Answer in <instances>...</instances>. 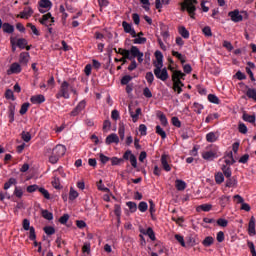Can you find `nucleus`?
Wrapping results in <instances>:
<instances>
[{
  "label": "nucleus",
  "instance_id": "nucleus-18",
  "mask_svg": "<svg viewBox=\"0 0 256 256\" xmlns=\"http://www.w3.org/2000/svg\"><path fill=\"white\" fill-rule=\"evenodd\" d=\"M255 223H256L255 216H252L248 224V235H250V237H254V235L256 234Z\"/></svg>",
  "mask_w": 256,
  "mask_h": 256
},
{
  "label": "nucleus",
  "instance_id": "nucleus-41",
  "mask_svg": "<svg viewBox=\"0 0 256 256\" xmlns=\"http://www.w3.org/2000/svg\"><path fill=\"white\" fill-rule=\"evenodd\" d=\"M215 181L217 185H221L225 181V176L223 175V172H218L215 174Z\"/></svg>",
  "mask_w": 256,
  "mask_h": 256
},
{
  "label": "nucleus",
  "instance_id": "nucleus-25",
  "mask_svg": "<svg viewBox=\"0 0 256 256\" xmlns=\"http://www.w3.org/2000/svg\"><path fill=\"white\" fill-rule=\"evenodd\" d=\"M2 29L4 33H8L9 35L15 32V26L7 22L3 23Z\"/></svg>",
  "mask_w": 256,
  "mask_h": 256
},
{
  "label": "nucleus",
  "instance_id": "nucleus-21",
  "mask_svg": "<svg viewBox=\"0 0 256 256\" xmlns=\"http://www.w3.org/2000/svg\"><path fill=\"white\" fill-rule=\"evenodd\" d=\"M224 162L226 163V165L231 166V165H235V158L233 157V152H227L224 155Z\"/></svg>",
  "mask_w": 256,
  "mask_h": 256
},
{
  "label": "nucleus",
  "instance_id": "nucleus-49",
  "mask_svg": "<svg viewBox=\"0 0 256 256\" xmlns=\"http://www.w3.org/2000/svg\"><path fill=\"white\" fill-rule=\"evenodd\" d=\"M238 131L239 133H242V135H247V131H248L247 125H245V123L243 122H240L238 124Z\"/></svg>",
  "mask_w": 256,
  "mask_h": 256
},
{
  "label": "nucleus",
  "instance_id": "nucleus-1",
  "mask_svg": "<svg viewBox=\"0 0 256 256\" xmlns=\"http://www.w3.org/2000/svg\"><path fill=\"white\" fill-rule=\"evenodd\" d=\"M156 61L153 62L154 65V75L156 79H160V81H167L169 79V72H167V68H163V53L161 51L155 52Z\"/></svg>",
  "mask_w": 256,
  "mask_h": 256
},
{
  "label": "nucleus",
  "instance_id": "nucleus-7",
  "mask_svg": "<svg viewBox=\"0 0 256 256\" xmlns=\"http://www.w3.org/2000/svg\"><path fill=\"white\" fill-rule=\"evenodd\" d=\"M52 7H53V2H51V0H40L38 2L39 13H42V14L48 13V11H51Z\"/></svg>",
  "mask_w": 256,
  "mask_h": 256
},
{
  "label": "nucleus",
  "instance_id": "nucleus-48",
  "mask_svg": "<svg viewBox=\"0 0 256 256\" xmlns=\"http://www.w3.org/2000/svg\"><path fill=\"white\" fill-rule=\"evenodd\" d=\"M156 133L157 135H160L162 139H167V133L159 125L156 126Z\"/></svg>",
  "mask_w": 256,
  "mask_h": 256
},
{
  "label": "nucleus",
  "instance_id": "nucleus-50",
  "mask_svg": "<svg viewBox=\"0 0 256 256\" xmlns=\"http://www.w3.org/2000/svg\"><path fill=\"white\" fill-rule=\"evenodd\" d=\"M39 193L43 195L44 199H51V194H49V191L43 187L38 188Z\"/></svg>",
  "mask_w": 256,
  "mask_h": 256
},
{
  "label": "nucleus",
  "instance_id": "nucleus-52",
  "mask_svg": "<svg viewBox=\"0 0 256 256\" xmlns=\"http://www.w3.org/2000/svg\"><path fill=\"white\" fill-rule=\"evenodd\" d=\"M126 205L129 208L130 213H135L137 211V203L129 201Z\"/></svg>",
  "mask_w": 256,
  "mask_h": 256
},
{
  "label": "nucleus",
  "instance_id": "nucleus-43",
  "mask_svg": "<svg viewBox=\"0 0 256 256\" xmlns=\"http://www.w3.org/2000/svg\"><path fill=\"white\" fill-rule=\"evenodd\" d=\"M77 197H79V192H77L73 187H71L69 192V200L75 201Z\"/></svg>",
  "mask_w": 256,
  "mask_h": 256
},
{
  "label": "nucleus",
  "instance_id": "nucleus-22",
  "mask_svg": "<svg viewBox=\"0 0 256 256\" xmlns=\"http://www.w3.org/2000/svg\"><path fill=\"white\" fill-rule=\"evenodd\" d=\"M206 141L208 143H215L216 141H219V133L209 132L208 134H206Z\"/></svg>",
  "mask_w": 256,
  "mask_h": 256
},
{
  "label": "nucleus",
  "instance_id": "nucleus-4",
  "mask_svg": "<svg viewBox=\"0 0 256 256\" xmlns=\"http://www.w3.org/2000/svg\"><path fill=\"white\" fill-rule=\"evenodd\" d=\"M13 185H17V179L16 178H9V180L7 182L4 183V191H6L5 193L3 191L0 192V203L1 201H5V199H11V194L7 191H9V189H11V187H13Z\"/></svg>",
  "mask_w": 256,
  "mask_h": 256
},
{
  "label": "nucleus",
  "instance_id": "nucleus-3",
  "mask_svg": "<svg viewBox=\"0 0 256 256\" xmlns=\"http://www.w3.org/2000/svg\"><path fill=\"white\" fill-rule=\"evenodd\" d=\"M197 0H183L182 3H180L181 5V11H187V13L189 14V16L192 19H195V15H196V11H197Z\"/></svg>",
  "mask_w": 256,
  "mask_h": 256
},
{
  "label": "nucleus",
  "instance_id": "nucleus-26",
  "mask_svg": "<svg viewBox=\"0 0 256 256\" xmlns=\"http://www.w3.org/2000/svg\"><path fill=\"white\" fill-rule=\"evenodd\" d=\"M248 67H246V73L249 75L251 81H255V76L253 75V71L251 69H255V63L248 62Z\"/></svg>",
  "mask_w": 256,
  "mask_h": 256
},
{
  "label": "nucleus",
  "instance_id": "nucleus-38",
  "mask_svg": "<svg viewBox=\"0 0 256 256\" xmlns=\"http://www.w3.org/2000/svg\"><path fill=\"white\" fill-rule=\"evenodd\" d=\"M157 117L159 118V121L163 127H167V125H169V122L167 121V116H165L163 112L157 114Z\"/></svg>",
  "mask_w": 256,
  "mask_h": 256
},
{
  "label": "nucleus",
  "instance_id": "nucleus-23",
  "mask_svg": "<svg viewBox=\"0 0 256 256\" xmlns=\"http://www.w3.org/2000/svg\"><path fill=\"white\" fill-rule=\"evenodd\" d=\"M183 87H185L183 82H173L172 89L177 93V95H181V93H183Z\"/></svg>",
  "mask_w": 256,
  "mask_h": 256
},
{
  "label": "nucleus",
  "instance_id": "nucleus-29",
  "mask_svg": "<svg viewBox=\"0 0 256 256\" xmlns=\"http://www.w3.org/2000/svg\"><path fill=\"white\" fill-rule=\"evenodd\" d=\"M221 170L222 174L224 175V177H226V179L233 175V172L231 171V166H227V164L222 165Z\"/></svg>",
  "mask_w": 256,
  "mask_h": 256
},
{
  "label": "nucleus",
  "instance_id": "nucleus-28",
  "mask_svg": "<svg viewBox=\"0 0 256 256\" xmlns=\"http://www.w3.org/2000/svg\"><path fill=\"white\" fill-rule=\"evenodd\" d=\"M175 187L177 191H185V189H187V183L183 180L177 179L175 181Z\"/></svg>",
  "mask_w": 256,
  "mask_h": 256
},
{
  "label": "nucleus",
  "instance_id": "nucleus-56",
  "mask_svg": "<svg viewBox=\"0 0 256 256\" xmlns=\"http://www.w3.org/2000/svg\"><path fill=\"white\" fill-rule=\"evenodd\" d=\"M138 209L141 213H145V211H147V209H149V205L147 204V202L142 201L139 203Z\"/></svg>",
  "mask_w": 256,
  "mask_h": 256
},
{
  "label": "nucleus",
  "instance_id": "nucleus-27",
  "mask_svg": "<svg viewBox=\"0 0 256 256\" xmlns=\"http://www.w3.org/2000/svg\"><path fill=\"white\" fill-rule=\"evenodd\" d=\"M29 57V52L20 53L19 63H21V65H27V63H29Z\"/></svg>",
  "mask_w": 256,
  "mask_h": 256
},
{
  "label": "nucleus",
  "instance_id": "nucleus-9",
  "mask_svg": "<svg viewBox=\"0 0 256 256\" xmlns=\"http://www.w3.org/2000/svg\"><path fill=\"white\" fill-rule=\"evenodd\" d=\"M87 107V101L82 100L80 101L76 107L70 112V117H77L80 113L85 111V108Z\"/></svg>",
  "mask_w": 256,
  "mask_h": 256
},
{
  "label": "nucleus",
  "instance_id": "nucleus-40",
  "mask_svg": "<svg viewBox=\"0 0 256 256\" xmlns=\"http://www.w3.org/2000/svg\"><path fill=\"white\" fill-rule=\"evenodd\" d=\"M213 209V205L211 204H202L197 208V211H204L205 213H209Z\"/></svg>",
  "mask_w": 256,
  "mask_h": 256
},
{
  "label": "nucleus",
  "instance_id": "nucleus-33",
  "mask_svg": "<svg viewBox=\"0 0 256 256\" xmlns=\"http://www.w3.org/2000/svg\"><path fill=\"white\" fill-rule=\"evenodd\" d=\"M213 243H215V238H213L212 236H207L202 241L203 247H211V245H213Z\"/></svg>",
  "mask_w": 256,
  "mask_h": 256
},
{
  "label": "nucleus",
  "instance_id": "nucleus-30",
  "mask_svg": "<svg viewBox=\"0 0 256 256\" xmlns=\"http://www.w3.org/2000/svg\"><path fill=\"white\" fill-rule=\"evenodd\" d=\"M115 53H118L119 55H122V57H127L128 59L130 58L131 55V49H123V48H115L114 49Z\"/></svg>",
  "mask_w": 256,
  "mask_h": 256
},
{
  "label": "nucleus",
  "instance_id": "nucleus-63",
  "mask_svg": "<svg viewBox=\"0 0 256 256\" xmlns=\"http://www.w3.org/2000/svg\"><path fill=\"white\" fill-rule=\"evenodd\" d=\"M29 102H26L24 104H22L21 108H20V115H25V113H27V111H29Z\"/></svg>",
  "mask_w": 256,
  "mask_h": 256
},
{
  "label": "nucleus",
  "instance_id": "nucleus-6",
  "mask_svg": "<svg viewBox=\"0 0 256 256\" xmlns=\"http://www.w3.org/2000/svg\"><path fill=\"white\" fill-rule=\"evenodd\" d=\"M69 97V82L63 81L58 93H56V99H69Z\"/></svg>",
  "mask_w": 256,
  "mask_h": 256
},
{
  "label": "nucleus",
  "instance_id": "nucleus-12",
  "mask_svg": "<svg viewBox=\"0 0 256 256\" xmlns=\"http://www.w3.org/2000/svg\"><path fill=\"white\" fill-rule=\"evenodd\" d=\"M228 17L231 18V21L234 23H240V21H243V15L239 13V10L229 12Z\"/></svg>",
  "mask_w": 256,
  "mask_h": 256
},
{
  "label": "nucleus",
  "instance_id": "nucleus-42",
  "mask_svg": "<svg viewBox=\"0 0 256 256\" xmlns=\"http://www.w3.org/2000/svg\"><path fill=\"white\" fill-rule=\"evenodd\" d=\"M172 55H173V57H176L177 59H179L180 62L182 63V65L185 64V61H186L185 55H183L175 50L172 51Z\"/></svg>",
  "mask_w": 256,
  "mask_h": 256
},
{
  "label": "nucleus",
  "instance_id": "nucleus-5",
  "mask_svg": "<svg viewBox=\"0 0 256 256\" xmlns=\"http://www.w3.org/2000/svg\"><path fill=\"white\" fill-rule=\"evenodd\" d=\"M39 22L41 23V25H44V27H47L48 32L50 34L53 33L52 25L53 23H55V17H53V15H51L50 12L44 14L42 18L39 20Z\"/></svg>",
  "mask_w": 256,
  "mask_h": 256
},
{
  "label": "nucleus",
  "instance_id": "nucleus-2",
  "mask_svg": "<svg viewBox=\"0 0 256 256\" xmlns=\"http://www.w3.org/2000/svg\"><path fill=\"white\" fill-rule=\"evenodd\" d=\"M65 153H67V147L63 144H57L52 149V154L49 156V163L56 165V163H59V159L65 156Z\"/></svg>",
  "mask_w": 256,
  "mask_h": 256
},
{
  "label": "nucleus",
  "instance_id": "nucleus-31",
  "mask_svg": "<svg viewBox=\"0 0 256 256\" xmlns=\"http://www.w3.org/2000/svg\"><path fill=\"white\" fill-rule=\"evenodd\" d=\"M245 88L247 89L246 91V96L248 97V99H253V101H256V90L253 88H249V86H245Z\"/></svg>",
  "mask_w": 256,
  "mask_h": 256
},
{
  "label": "nucleus",
  "instance_id": "nucleus-62",
  "mask_svg": "<svg viewBox=\"0 0 256 256\" xmlns=\"http://www.w3.org/2000/svg\"><path fill=\"white\" fill-rule=\"evenodd\" d=\"M145 235H148L149 239H151V241H155V232L153 231V228L149 227L147 230H146V233Z\"/></svg>",
  "mask_w": 256,
  "mask_h": 256
},
{
  "label": "nucleus",
  "instance_id": "nucleus-47",
  "mask_svg": "<svg viewBox=\"0 0 256 256\" xmlns=\"http://www.w3.org/2000/svg\"><path fill=\"white\" fill-rule=\"evenodd\" d=\"M134 45H145L147 43V38L137 37L133 40Z\"/></svg>",
  "mask_w": 256,
  "mask_h": 256
},
{
  "label": "nucleus",
  "instance_id": "nucleus-55",
  "mask_svg": "<svg viewBox=\"0 0 256 256\" xmlns=\"http://www.w3.org/2000/svg\"><path fill=\"white\" fill-rule=\"evenodd\" d=\"M82 252L86 253L87 255L91 254V243L90 242H85L83 247H82Z\"/></svg>",
  "mask_w": 256,
  "mask_h": 256
},
{
  "label": "nucleus",
  "instance_id": "nucleus-11",
  "mask_svg": "<svg viewBox=\"0 0 256 256\" xmlns=\"http://www.w3.org/2000/svg\"><path fill=\"white\" fill-rule=\"evenodd\" d=\"M23 69L21 68V64L14 62L10 65V68L7 70V75H19Z\"/></svg>",
  "mask_w": 256,
  "mask_h": 256
},
{
  "label": "nucleus",
  "instance_id": "nucleus-44",
  "mask_svg": "<svg viewBox=\"0 0 256 256\" xmlns=\"http://www.w3.org/2000/svg\"><path fill=\"white\" fill-rule=\"evenodd\" d=\"M27 43V39L19 38L17 40V47H19V49H25L27 47Z\"/></svg>",
  "mask_w": 256,
  "mask_h": 256
},
{
  "label": "nucleus",
  "instance_id": "nucleus-37",
  "mask_svg": "<svg viewBox=\"0 0 256 256\" xmlns=\"http://www.w3.org/2000/svg\"><path fill=\"white\" fill-rule=\"evenodd\" d=\"M178 33L181 35V37H183V39H189V30H187L185 26H180L178 28Z\"/></svg>",
  "mask_w": 256,
  "mask_h": 256
},
{
  "label": "nucleus",
  "instance_id": "nucleus-32",
  "mask_svg": "<svg viewBox=\"0 0 256 256\" xmlns=\"http://www.w3.org/2000/svg\"><path fill=\"white\" fill-rule=\"evenodd\" d=\"M242 119H243V121H245L246 123H255V121H256V116H255V114H253V115H249V114H247V113H244L243 115H242Z\"/></svg>",
  "mask_w": 256,
  "mask_h": 256
},
{
  "label": "nucleus",
  "instance_id": "nucleus-45",
  "mask_svg": "<svg viewBox=\"0 0 256 256\" xmlns=\"http://www.w3.org/2000/svg\"><path fill=\"white\" fill-rule=\"evenodd\" d=\"M42 217L47 221H53V213L49 212V210H42Z\"/></svg>",
  "mask_w": 256,
  "mask_h": 256
},
{
  "label": "nucleus",
  "instance_id": "nucleus-20",
  "mask_svg": "<svg viewBox=\"0 0 256 256\" xmlns=\"http://www.w3.org/2000/svg\"><path fill=\"white\" fill-rule=\"evenodd\" d=\"M105 143L106 145H111L112 143H116L117 145L119 144V136H117L115 133H112L106 137Z\"/></svg>",
  "mask_w": 256,
  "mask_h": 256
},
{
  "label": "nucleus",
  "instance_id": "nucleus-57",
  "mask_svg": "<svg viewBox=\"0 0 256 256\" xmlns=\"http://www.w3.org/2000/svg\"><path fill=\"white\" fill-rule=\"evenodd\" d=\"M28 231H29V239H30V241H36L37 234L35 233V227L32 226Z\"/></svg>",
  "mask_w": 256,
  "mask_h": 256
},
{
  "label": "nucleus",
  "instance_id": "nucleus-51",
  "mask_svg": "<svg viewBox=\"0 0 256 256\" xmlns=\"http://www.w3.org/2000/svg\"><path fill=\"white\" fill-rule=\"evenodd\" d=\"M145 79L149 85H153V81H155V76L153 72H147L145 75Z\"/></svg>",
  "mask_w": 256,
  "mask_h": 256
},
{
  "label": "nucleus",
  "instance_id": "nucleus-14",
  "mask_svg": "<svg viewBox=\"0 0 256 256\" xmlns=\"http://www.w3.org/2000/svg\"><path fill=\"white\" fill-rule=\"evenodd\" d=\"M160 161L164 171L169 173V171H171V165H169V155L162 154Z\"/></svg>",
  "mask_w": 256,
  "mask_h": 256
},
{
  "label": "nucleus",
  "instance_id": "nucleus-8",
  "mask_svg": "<svg viewBox=\"0 0 256 256\" xmlns=\"http://www.w3.org/2000/svg\"><path fill=\"white\" fill-rule=\"evenodd\" d=\"M130 58L129 61H133V59H138V62L143 63V52H141V50L138 49L137 46H132L130 48Z\"/></svg>",
  "mask_w": 256,
  "mask_h": 256
},
{
  "label": "nucleus",
  "instance_id": "nucleus-15",
  "mask_svg": "<svg viewBox=\"0 0 256 256\" xmlns=\"http://www.w3.org/2000/svg\"><path fill=\"white\" fill-rule=\"evenodd\" d=\"M181 79H185V73H182L181 70H174L172 73V82L181 83Z\"/></svg>",
  "mask_w": 256,
  "mask_h": 256
},
{
  "label": "nucleus",
  "instance_id": "nucleus-46",
  "mask_svg": "<svg viewBox=\"0 0 256 256\" xmlns=\"http://www.w3.org/2000/svg\"><path fill=\"white\" fill-rule=\"evenodd\" d=\"M118 134L121 141H125V125L120 124L118 128Z\"/></svg>",
  "mask_w": 256,
  "mask_h": 256
},
{
  "label": "nucleus",
  "instance_id": "nucleus-60",
  "mask_svg": "<svg viewBox=\"0 0 256 256\" xmlns=\"http://www.w3.org/2000/svg\"><path fill=\"white\" fill-rule=\"evenodd\" d=\"M21 137L25 143H29L31 141V133L23 131L21 133Z\"/></svg>",
  "mask_w": 256,
  "mask_h": 256
},
{
  "label": "nucleus",
  "instance_id": "nucleus-58",
  "mask_svg": "<svg viewBox=\"0 0 256 256\" xmlns=\"http://www.w3.org/2000/svg\"><path fill=\"white\" fill-rule=\"evenodd\" d=\"M202 33H203V35H205V37H213V32L211 31V27H209V26H205L202 29Z\"/></svg>",
  "mask_w": 256,
  "mask_h": 256
},
{
  "label": "nucleus",
  "instance_id": "nucleus-64",
  "mask_svg": "<svg viewBox=\"0 0 256 256\" xmlns=\"http://www.w3.org/2000/svg\"><path fill=\"white\" fill-rule=\"evenodd\" d=\"M247 246L250 249V253L252 256H256L255 244L252 241L247 242Z\"/></svg>",
  "mask_w": 256,
  "mask_h": 256
},
{
  "label": "nucleus",
  "instance_id": "nucleus-36",
  "mask_svg": "<svg viewBox=\"0 0 256 256\" xmlns=\"http://www.w3.org/2000/svg\"><path fill=\"white\" fill-rule=\"evenodd\" d=\"M192 109L195 113H197V115H201V112L205 109V107L198 102H194Z\"/></svg>",
  "mask_w": 256,
  "mask_h": 256
},
{
  "label": "nucleus",
  "instance_id": "nucleus-35",
  "mask_svg": "<svg viewBox=\"0 0 256 256\" xmlns=\"http://www.w3.org/2000/svg\"><path fill=\"white\" fill-rule=\"evenodd\" d=\"M129 113L133 120V123H137V121L139 120V116L141 115V108H137L135 113L129 110Z\"/></svg>",
  "mask_w": 256,
  "mask_h": 256
},
{
  "label": "nucleus",
  "instance_id": "nucleus-13",
  "mask_svg": "<svg viewBox=\"0 0 256 256\" xmlns=\"http://www.w3.org/2000/svg\"><path fill=\"white\" fill-rule=\"evenodd\" d=\"M122 27L126 33H129V35H131V37H137V32H135L133 25L127 23V21H123Z\"/></svg>",
  "mask_w": 256,
  "mask_h": 256
},
{
  "label": "nucleus",
  "instance_id": "nucleus-53",
  "mask_svg": "<svg viewBox=\"0 0 256 256\" xmlns=\"http://www.w3.org/2000/svg\"><path fill=\"white\" fill-rule=\"evenodd\" d=\"M133 81V77L131 75H125L121 79V85H129Z\"/></svg>",
  "mask_w": 256,
  "mask_h": 256
},
{
  "label": "nucleus",
  "instance_id": "nucleus-39",
  "mask_svg": "<svg viewBox=\"0 0 256 256\" xmlns=\"http://www.w3.org/2000/svg\"><path fill=\"white\" fill-rule=\"evenodd\" d=\"M208 101L214 105H219V103H221V100H219V97H217L215 94H209Z\"/></svg>",
  "mask_w": 256,
  "mask_h": 256
},
{
  "label": "nucleus",
  "instance_id": "nucleus-16",
  "mask_svg": "<svg viewBox=\"0 0 256 256\" xmlns=\"http://www.w3.org/2000/svg\"><path fill=\"white\" fill-rule=\"evenodd\" d=\"M33 16V8L31 7H25L20 14L17 15V17H20V19H29Z\"/></svg>",
  "mask_w": 256,
  "mask_h": 256
},
{
  "label": "nucleus",
  "instance_id": "nucleus-24",
  "mask_svg": "<svg viewBox=\"0 0 256 256\" xmlns=\"http://www.w3.org/2000/svg\"><path fill=\"white\" fill-rule=\"evenodd\" d=\"M8 119L9 123H13L15 121V105L10 104L8 107Z\"/></svg>",
  "mask_w": 256,
  "mask_h": 256
},
{
  "label": "nucleus",
  "instance_id": "nucleus-34",
  "mask_svg": "<svg viewBox=\"0 0 256 256\" xmlns=\"http://www.w3.org/2000/svg\"><path fill=\"white\" fill-rule=\"evenodd\" d=\"M13 197H16L17 199L23 198V188L21 186H15Z\"/></svg>",
  "mask_w": 256,
  "mask_h": 256
},
{
  "label": "nucleus",
  "instance_id": "nucleus-17",
  "mask_svg": "<svg viewBox=\"0 0 256 256\" xmlns=\"http://www.w3.org/2000/svg\"><path fill=\"white\" fill-rule=\"evenodd\" d=\"M30 102L33 105H41V103H45V96L43 94L33 95L30 98Z\"/></svg>",
  "mask_w": 256,
  "mask_h": 256
},
{
  "label": "nucleus",
  "instance_id": "nucleus-10",
  "mask_svg": "<svg viewBox=\"0 0 256 256\" xmlns=\"http://www.w3.org/2000/svg\"><path fill=\"white\" fill-rule=\"evenodd\" d=\"M217 157H219L217 150H210L202 153V159H204L205 161H215Z\"/></svg>",
  "mask_w": 256,
  "mask_h": 256
},
{
  "label": "nucleus",
  "instance_id": "nucleus-19",
  "mask_svg": "<svg viewBox=\"0 0 256 256\" xmlns=\"http://www.w3.org/2000/svg\"><path fill=\"white\" fill-rule=\"evenodd\" d=\"M238 181L236 177H228L226 178V184L225 186L228 187L229 189H235L237 187Z\"/></svg>",
  "mask_w": 256,
  "mask_h": 256
},
{
  "label": "nucleus",
  "instance_id": "nucleus-54",
  "mask_svg": "<svg viewBox=\"0 0 256 256\" xmlns=\"http://www.w3.org/2000/svg\"><path fill=\"white\" fill-rule=\"evenodd\" d=\"M98 191H103L104 193H109V188L103 184V180H99L97 183Z\"/></svg>",
  "mask_w": 256,
  "mask_h": 256
},
{
  "label": "nucleus",
  "instance_id": "nucleus-61",
  "mask_svg": "<svg viewBox=\"0 0 256 256\" xmlns=\"http://www.w3.org/2000/svg\"><path fill=\"white\" fill-rule=\"evenodd\" d=\"M110 161L112 166H117L123 163V158L112 157L110 158Z\"/></svg>",
  "mask_w": 256,
  "mask_h": 256
},
{
  "label": "nucleus",
  "instance_id": "nucleus-59",
  "mask_svg": "<svg viewBox=\"0 0 256 256\" xmlns=\"http://www.w3.org/2000/svg\"><path fill=\"white\" fill-rule=\"evenodd\" d=\"M43 231L46 235H55V228H53V226H45Z\"/></svg>",
  "mask_w": 256,
  "mask_h": 256
}]
</instances>
